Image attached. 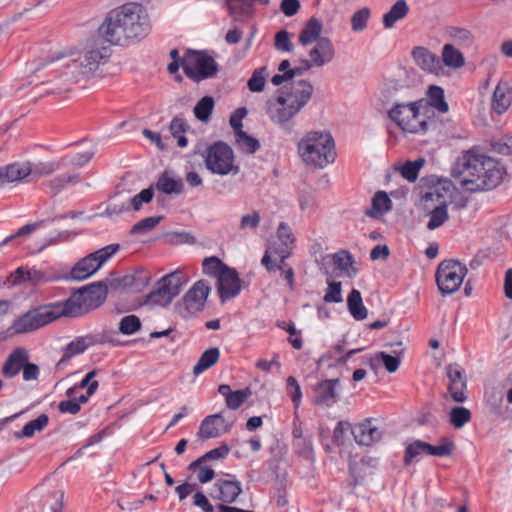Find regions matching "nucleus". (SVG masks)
I'll return each mask as SVG.
<instances>
[{"mask_svg":"<svg viewBox=\"0 0 512 512\" xmlns=\"http://www.w3.org/2000/svg\"><path fill=\"white\" fill-rule=\"evenodd\" d=\"M412 56L416 64L429 73H438L441 70L440 58L424 47H415Z\"/></svg>","mask_w":512,"mask_h":512,"instance_id":"obj_21","label":"nucleus"},{"mask_svg":"<svg viewBox=\"0 0 512 512\" xmlns=\"http://www.w3.org/2000/svg\"><path fill=\"white\" fill-rule=\"evenodd\" d=\"M332 261L335 266V269L339 270L342 273L347 274L348 276H353L356 274V270L352 267L353 258L352 255L348 251H339L332 256Z\"/></svg>","mask_w":512,"mask_h":512,"instance_id":"obj_40","label":"nucleus"},{"mask_svg":"<svg viewBox=\"0 0 512 512\" xmlns=\"http://www.w3.org/2000/svg\"><path fill=\"white\" fill-rule=\"evenodd\" d=\"M272 254L277 255L280 258V263H282V264L289 257V252L284 248H281V249L268 248V249H266L265 254L261 260V263H262V265H264L266 267V269L268 271H272L276 268V266L273 265L272 261H271Z\"/></svg>","mask_w":512,"mask_h":512,"instance_id":"obj_59","label":"nucleus"},{"mask_svg":"<svg viewBox=\"0 0 512 512\" xmlns=\"http://www.w3.org/2000/svg\"><path fill=\"white\" fill-rule=\"evenodd\" d=\"M189 129V125L181 117H174L169 125L171 135L177 139L179 147L184 148L188 144V140L185 136L186 131Z\"/></svg>","mask_w":512,"mask_h":512,"instance_id":"obj_41","label":"nucleus"},{"mask_svg":"<svg viewBox=\"0 0 512 512\" xmlns=\"http://www.w3.org/2000/svg\"><path fill=\"white\" fill-rule=\"evenodd\" d=\"M111 56V49L104 45H95L80 53L77 58L65 63V71L61 79L52 83L47 93L61 94L71 88V84L88 81L91 78L101 77V67L107 63Z\"/></svg>","mask_w":512,"mask_h":512,"instance_id":"obj_3","label":"nucleus"},{"mask_svg":"<svg viewBox=\"0 0 512 512\" xmlns=\"http://www.w3.org/2000/svg\"><path fill=\"white\" fill-rule=\"evenodd\" d=\"M442 61L447 67L461 68L465 64V58L463 54L455 48L454 44H445L442 47L441 53Z\"/></svg>","mask_w":512,"mask_h":512,"instance_id":"obj_34","label":"nucleus"},{"mask_svg":"<svg viewBox=\"0 0 512 512\" xmlns=\"http://www.w3.org/2000/svg\"><path fill=\"white\" fill-rule=\"evenodd\" d=\"M427 103L441 113L449 110L448 103L444 99V90L440 86L432 85L428 88Z\"/></svg>","mask_w":512,"mask_h":512,"instance_id":"obj_39","label":"nucleus"},{"mask_svg":"<svg viewBox=\"0 0 512 512\" xmlns=\"http://www.w3.org/2000/svg\"><path fill=\"white\" fill-rule=\"evenodd\" d=\"M93 346L92 334L85 336H79L73 341L68 343L64 349L62 358L59 361V365L67 362L76 355L82 354L86 349Z\"/></svg>","mask_w":512,"mask_h":512,"instance_id":"obj_26","label":"nucleus"},{"mask_svg":"<svg viewBox=\"0 0 512 512\" xmlns=\"http://www.w3.org/2000/svg\"><path fill=\"white\" fill-rule=\"evenodd\" d=\"M27 361V350L24 348L15 349L5 361L2 367V374L8 378L15 377L20 372V370H22V367Z\"/></svg>","mask_w":512,"mask_h":512,"instance_id":"obj_23","label":"nucleus"},{"mask_svg":"<svg viewBox=\"0 0 512 512\" xmlns=\"http://www.w3.org/2000/svg\"><path fill=\"white\" fill-rule=\"evenodd\" d=\"M181 66L185 75L197 82L213 77L218 71L213 57L197 51L188 52L182 58Z\"/></svg>","mask_w":512,"mask_h":512,"instance_id":"obj_12","label":"nucleus"},{"mask_svg":"<svg viewBox=\"0 0 512 512\" xmlns=\"http://www.w3.org/2000/svg\"><path fill=\"white\" fill-rule=\"evenodd\" d=\"M267 76L268 72L266 67L263 66L255 69L247 83L249 90L251 92H262L265 87Z\"/></svg>","mask_w":512,"mask_h":512,"instance_id":"obj_50","label":"nucleus"},{"mask_svg":"<svg viewBox=\"0 0 512 512\" xmlns=\"http://www.w3.org/2000/svg\"><path fill=\"white\" fill-rule=\"evenodd\" d=\"M156 188L164 194H180L184 189V184L180 177L165 171L159 176Z\"/></svg>","mask_w":512,"mask_h":512,"instance_id":"obj_25","label":"nucleus"},{"mask_svg":"<svg viewBox=\"0 0 512 512\" xmlns=\"http://www.w3.org/2000/svg\"><path fill=\"white\" fill-rule=\"evenodd\" d=\"M421 454H425V449L423 447V441L415 440L414 442L408 444L405 448V453H404L405 465H410L413 462V460Z\"/></svg>","mask_w":512,"mask_h":512,"instance_id":"obj_61","label":"nucleus"},{"mask_svg":"<svg viewBox=\"0 0 512 512\" xmlns=\"http://www.w3.org/2000/svg\"><path fill=\"white\" fill-rule=\"evenodd\" d=\"M409 12V6L405 0H397L390 10L384 14L383 16V26L386 29H391L394 27L395 23L403 18Z\"/></svg>","mask_w":512,"mask_h":512,"instance_id":"obj_30","label":"nucleus"},{"mask_svg":"<svg viewBox=\"0 0 512 512\" xmlns=\"http://www.w3.org/2000/svg\"><path fill=\"white\" fill-rule=\"evenodd\" d=\"M93 154L94 153L92 151H86L83 153L64 155L63 157L60 158L62 168L67 166L82 167L92 159Z\"/></svg>","mask_w":512,"mask_h":512,"instance_id":"obj_47","label":"nucleus"},{"mask_svg":"<svg viewBox=\"0 0 512 512\" xmlns=\"http://www.w3.org/2000/svg\"><path fill=\"white\" fill-rule=\"evenodd\" d=\"M235 138L236 145L242 152L254 154L260 148L259 141L244 131L235 134Z\"/></svg>","mask_w":512,"mask_h":512,"instance_id":"obj_44","label":"nucleus"},{"mask_svg":"<svg viewBox=\"0 0 512 512\" xmlns=\"http://www.w3.org/2000/svg\"><path fill=\"white\" fill-rule=\"evenodd\" d=\"M449 37L453 40L454 44L461 47H468L473 44V34L464 28L451 27L448 31Z\"/></svg>","mask_w":512,"mask_h":512,"instance_id":"obj_46","label":"nucleus"},{"mask_svg":"<svg viewBox=\"0 0 512 512\" xmlns=\"http://www.w3.org/2000/svg\"><path fill=\"white\" fill-rule=\"evenodd\" d=\"M370 9L367 7H363L357 10L351 17V28L354 32L363 31L368 24V20L370 18Z\"/></svg>","mask_w":512,"mask_h":512,"instance_id":"obj_55","label":"nucleus"},{"mask_svg":"<svg viewBox=\"0 0 512 512\" xmlns=\"http://www.w3.org/2000/svg\"><path fill=\"white\" fill-rule=\"evenodd\" d=\"M188 281L189 278L183 271L176 270L157 282L156 289L149 294V300L154 304L166 306L180 294Z\"/></svg>","mask_w":512,"mask_h":512,"instance_id":"obj_10","label":"nucleus"},{"mask_svg":"<svg viewBox=\"0 0 512 512\" xmlns=\"http://www.w3.org/2000/svg\"><path fill=\"white\" fill-rule=\"evenodd\" d=\"M16 272L24 280H27L34 285L45 283L49 280L48 276L44 272L36 269H30L25 271L22 267H19Z\"/></svg>","mask_w":512,"mask_h":512,"instance_id":"obj_60","label":"nucleus"},{"mask_svg":"<svg viewBox=\"0 0 512 512\" xmlns=\"http://www.w3.org/2000/svg\"><path fill=\"white\" fill-rule=\"evenodd\" d=\"M255 0H226L230 13L235 16H245L252 12Z\"/></svg>","mask_w":512,"mask_h":512,"instance_id":"obj_53","label":"nucleus"},{"mask_svg":"<svg viewBox=\"0 0 512 512\" xmlns=\"http://www.w3.org/2000/svg\"><path fill=\"white\" fill-rule=\"evenodd\" d=\"M261 217L258 211H252L241 217L239 222V230L244 233L254 232L260 224Z\"/></svg>","mask_w":512,"mask_h":512,"instance_id":"obj_56","label":"nucleus"},{"mask_svg":"<svg viewBox=\"0 0 512 512\" xmlns=\"http://www.w3.org/2000/svg\"><path fill=\"white\" fill-rule=\"evenodd\" d=\"M106 297L107 286L103 282H96L79 289L64 301L68 310V317H78L99 307Z\"/></svg>","mask_w":512,"mask_h":512,"instance_id":"obj_7","label":"nucleus"},{"mask_svg":"<svg viewBox=\"0 0 512 512\" xmlns=\"http://www.w3.org/2000/svg\"><path fill=\"white\" fill-rule=\"evenodd\" d=\"M352 435L358 444L370 446L381 439L382 433L371 419H366L353 427Z\"/></svg>","mask_w":512,"mask_h":512,"instance_id":"obj_18","label":"nucleus"},{"mask_svg":"<svg viewBox=\"0 0 512 512\" xmlns=\"http://www.w3.org/2000/svg\"><path fill=\"white\" fill-rule=\"evenodd\" d=\"M151 30L147 9L136 2L125 3L109 11L99 27V33L107 42L123 47L139 43Z\"/></svg>","mask_w":512,"mask_h":512,"instance_id":"obj_1","label":"nucleus"},{"mask_svg":"<svg viewBox=\"0 0 512 512\" xmlns=\"http://www.w3.org/2000/svg\"><path fill=\"white\" fill-rule=\"evenodd\" d=\"M217 290L222 302L234 298L240 293L241 281L235 269L227 268L217 278Z\"/></svg>","mask_w":512,"mask_h":512,"instance_id":"obj_16","label":"nucleus"},{"mask_svg":"<svg viewBox=\"0 0 512 512\" xmlns=\"http://www.w3.org/2000/svg\"><path fill=\"white\" fill-rule=\"evenodd\" d=\"M241 493V482L236 479L235 475L225 474L215 482L211 497L222 503L231 504L236 501Z\"/></svg>","mask_w":512,"mask_h":512,"instance_id":"obj_14","label":"nucleus"},{"mask_svg":"<svg viewBox=\"0 0 512 512\" xmlns=\"http://www.w3.org/2000/svg\"><path fill=\"white\" fill-rule=\"evenodd\" d=\"M141 328V321L136 315L123 317L119 323V331L124 335H132Z\"/></svg>","mask_w":512,"mask_h":512,"instance_id":"obj_57","label":"nucleus"},{"mask_svg":"<svg viewBox=\"0 0 512 512\" xmlns=\"http://www.w3.org/2000/svg\"><path fill=\"white\" fill-rule=\"evenodd\" d=\"M29 177L31 180H37L41 177L53 174L55 171L62 168L61 160L46 161V162H27Z\"/></svg>","mask_w":512,"mask_h":512,"instance_id":"obj_29","label":"nucleus"},{"mask_svg":"<svg viewBox=\"0 0 512 512\" xmlns=\"http://www.w3.org/2000/svg\"><path fill=\"white\" fill-rule=\"evenodd\" d=\"M218 392L225 398L226 406L231 410L238 409L251 395L250 388L232 391L228 384H221Z\"/></svg>","mask_w":512,"mask_h":512,"instance_id":"obj_24","label":"nucleus"},{"mask_svg":"<svg viewBox=\"0 0 512 512\" xmlns=\"http://www.w3.org/2000/svg\"><path fill=\"white\" fill-rule=\"evenodd\" d=\"M322 28V22L315 17H311L300 32L299 42L306 46L315 41H318L320 39L319 36L322 32Z\"/></svg>","mask_w":512,"mask_h":512,"instance_id":"obj_31","label":"nucleus"},{"mask_svg":"<svg viewBox=\"0 0 512 512\" xmlns=\"http://www.w3.org/2000/svg\"><path fill=\"white\" fill-rule=\"evenodd\" d=\"M512 97L507 87L497 85L492 98V108L498 113H504L511 105Z\"/></svg>","mask_w":512,"mask_h":512,"instance_id":"obj_35","label":"nucleus"},{"mask_svg":"<svg viewBox=\"0 0 512 512\" xmlns=\"http://www.w3.org/2000/svg\"><path fill=\"white\" fill-rule=\"evenodd\" d=\"M313 91V85L307 80L292 81L280 95L267 100L266 114L273 123L283 126L307 105Z\"/></svg>","mask_w":512,"mask_h":512,"instance_id":"obj_4","label":"nucleus"},{"mask_svg":"<svg viewBox=\"0 0 512 512\" xmlns=\"http://www.w3.org/2000/svg\"><path fill=\"white\" fill-rule=\"evenodd\" d=\"M49 418L46 414H40L36 419L29 421L24 425L20 432H15L17 439L31 438L36 432L42 431L48 425Z\"/></svg>","mask_w":512,"mask_h":512,"instance_id":"obj_36","label":"nucleus"},{"mask_svg":"<svg viewBox=\"0 0 512 512\" xmlns=\"http://www.w3.org/2000/svg\"><path fill=\"white\" fill-rule=\"evenodd\" d=\"M423 101L396 103L388 112L389 118L403 131L411 134H424L429 123L420 115Z\"/></svg>","mask_w":512,"mask_h":512,"instance_id":"obj_8","label":"nucleus"},{"mask_svg":"<svg viewBox=\"0 0 512 512\" xmlns=\"http://www.w3.org/2000/svg\"><path fill=\"white\" fill-rule=\"evenodd\" d=\"M347 306L350 314L355 320H364L367 315V309L363 304L360 291L352 289L347 297Z\"/></svg>","mask_w":512,"mask_h":512,"instance_id":"obj_32","label":"nucleus"},{"mask_svg":"<svg viewBox=\"0 0 512 512\" xmlns=\"http://www.w3.org/2000/svg\"><path fill=\"white\" fill-rule=\"evenodd\" d=\"M395 346H397L399 350H392V355L383 351L375 354V359L382 362L389 373H394L398 370L404 353L402 342H396Z\"/></svg>","mask_w":512,"mask_h":512,"instance_id":"obj_28","label":"nucleus"},{"mask_svg":"<svg viewBox=\"0 0 512 512\" xmlns=\"http://www.w3.org/2000/svg\"><path fill=\"white\" fill-rule=\"evenodd\" d=\"M423 447L426 455L447 457L452 455L455 444L453 440L449 438H442L438 445H431L423 441Z\"/></svg>","mask_w":512,"mask_h":512,"instance_id":"obj_37","label":"nucleus"},{"mask_svg":"<svg viewBox=\"0 0 512 512\" xmlns=\"http://www.w3.org/2000/svg\"><path fill=\"white\" fill-rule=\"evenodd\" d=\"M467 274V268L456 260L442 261L436 271V282L443 295H450L459 290Z\"/></svg>","mask_w":512,"mask_h":512,"instance_id":"obj_13","label":"nucleus"},{"mask_svg":"<svg viewBox=\"0 0 512 512\" xmlns=\"http://www.w3.org/2000/svg\"><path fill=\"white\" fill-rule=\"evenodd\" d=\"M286 385L288 395L291 397L295 408H298L302 399V392L298 381L295 377L289 376L286 380Z\"/></svg>","mask_w":512,"mask_h":512,"instance_id":"obj_62","label":"nucleus"},{"mask_svg":"<svg viewBox=\"0 0 512 512\" xmlns=\"http://www.w3.org/2000/svg\"><path fill=\"white\" fill-rule=\"evenodd\" d=\"M210 287L204 280H199L187 291L183 298L186 313L184 317L200 312L205 305Z\"/></svg>","mask_w":512,"mask_h":512,"instance_id":"obj_15","label":"nucleus"},{"mask_svg":"<svg viewBox=\"0 0 512 512\" xmlns=\"http://www.w3.org/2000/svg\"><path fill=\"white\" fill-rule=\"evenodd\" d=\"M79 182L80 177L78 174H61L51 179L47 185L54 194H58L69 184H77Z\"/></svg>","mask_w":512,"mask_h":512,"instance_id":"obj_43","label":"nucleus"},{"mask_svg":"<svg viewBox=\"0 0 512 512\" xmlns=\"http://www.w3.org/2000/svg\"><path fill=\"white\" fill-rule=\"evenodd\" d=\"M205 166L213 174H237L238 166L234 164V152L224 142H216L209 146L205 155Z\"/></svg>","mask_w":512,"mask_h":512,"instance_id":"obj_9","label":"nucleus"},{"mask_svg":"<svg viewBox=\"0 0 512 512\" xmlns=\"http://www.w3.org/2000/svg\"><path fill=\"white\" fill-rule=\"evenodd\" d=\"M467 383L466 381L452 382L448 384V390L455 402L462 403L467 399L466 395Z\"/></svg>","mask_w":512,"mask_h":512,"instance_id":"obj_64","label":"nucleus"},{"mask_svg":"<svg viewBox=\"0 0 512 512\" xmlns=\"http://www.w3.org/2000/svg\"><path fill=\"white\" fill-rule=\"evenodd\" d=\"M424 159L407 161L401 168V176L409 182H414L418 178L419 170L424 165Z\"/></svg>","mask_w":512,"mask_h":512,"instance_id":"obj_52","label":"nucleus"},{"mask_svg":"<svg viewBox=\"0 0 512 512\" xmlns=\"http://www.w3.org/2000/svg\"><path fill=\"white\" fill-rule=\"evenodd\" d=\"M230 452V448L228 445L223 444L215 449H212L205 453L203 456L199 457L197 460L191 462L188 466V469L191 471H196V468L205 461L208 460H218L224 459Z\"/></svg>","mask_w":512,"mask_h":512,"instance_id":"obj_42","label":"nucleus"},{"mask_svg":"<svg viewBox=\"0 0 512 512\" xmlns=\"http://www.w3.org/2000/svg\"><path fill=\"white\" fill-rule=\"evenodd\" d=\"M229 268L218 257L205 258L202 262L203 273L218 278L222 271Z\"/></svg>","mask_w":512,"mask_h":512,"instance_id":"obj_48","label":"nucleus"},{"mask_svg":"<svg viewBox=\"0 0 512 512\" xmlns=\"http://www.w3.org/2000/svg\"><path fill=\"white\" fill-rule=\"evenodd\" d=\"M302 160L318 168L333 163L336 157L334 139L328 132H308L298 143Z\"/></svg>","mask_w":512,"mask_h":512,"instance_id":"obj_5","label":"nucleus"},{"mask_svg":"<svg viewBox=\"0 0 512 512\" xmlns=\"http://www.w3.org/2000/svg\"><path fill=\"white\" fill-rule=\"evenodd\" d=\"M214 108V99L210 96L201 98L194 107V115L200 121H207Z\"/></svg>","mask_w":512,"mask_h":512,"instance_id":"obj_49","label":"nucleus"},{"mask_svg":"<svg viewBox=\"0 0 512 512\" xmlns=\"http://www.w3.org/2000/svg\"><path fill=\"white\" fill-rule=\"evenodd\" d=\"M454 191L455 187L450 180L441 179L429 187V191L424 195V200L435 205L448 206L451 203Z\"/></svg>","mask_w":512,"mask_h":512,"instance_id":"obj_17","label":"nucleus"},{"mask_svg":"<svg viewBox=\"0 0 512 512\" xmlns=\"http://www.w3.org/2000/svg\"><path fill=\"white\" fill-rule=\"evenodd\" d=\"M392 202L386 192L378 191L372 198V207L366 212L370 217L378 218L391 209Z\"/></svg>","mask_w":512,"mask_h":512,"instance_id":"obj_33","label":"nucleus"},{"mask_svg":"<svg viewBox=\"0 0 512 512\" xmlns=\"http://www.w3.org/2000/svg\"><path fill=\"white\" fill-rule=\"evenodd\" d=\"M339 383L338 379H329L318 383L314 389L315 404L326 407L332 406L336 401V388L339 386Z\"/></svg>","mask_w":512,"mask_h":512,"instance_id":"obj_20","label":"nucleus"},{"mask_svg":"<svg viewBox=\"0 0 512 512\" xmlns=\"http://www.w3.org/2000/svg\"><path fill=\"white\" fill-rule=\"evenodd\" d=\"M27 162L24 164L14 163L0 168V186L29 177Z\"/></svg>","mask_w":512,"mask_h":512,"instance_id":"obj_27","label":"nucleus"},{"mask_svg":"<svg viewBox=\"0 0 512 512\" xmlns=\"http://www.w3.org/2000/svg\"><path fill=\"white\" fill-rule=\"evenodd\" d=\"M162 217H147L136 224H134L131 228L130 233L132 235H144L153 230L161 221Z\"/></svg>","mask_w":512,"mask_h":512,"instance_id":"obj_54","label":"nucleus"},{"mask_svg":"<svg viewBox=\"0 0 512 512\" xmlns=\"http://www.w3.org/2000/svg\"><path fill=\"white\" fill-rule=\"evenodd\" d=\"M225 425V418L221 413L206 416L199 427L198 437L211 439L220 436V429Z\"/></svg>","mask_w":512,"mask_h":512,"instance_id":"obj_22","label":"nucleus"},{"mask_svg":"<svg viewBox=\"0 0 512 512\" xmlns=\"http://www.w3.org/2000/svg\"><path fill=\"white\" fill-rule=\"evenodd\" d=\"M68 317L64 302H55L30 309L18 317L12 324L11 330L16 334H24L38 330L60 317Z\"/></svg>","mask_w":512,"mask_h":512,"instance_id":"obj_6","label":"nucleus"},{"mask_svg":"<svg viewBox=\"0 0 512 512\" xmlns=\"http://www.w3.org/2000/svg\"><path fill=\"white\" fill-rule=\"evenodd\" d=\"M219 357L220 351L217 347H213L204 351L201 354L198 362L193 367V373L195 375L201 374L202 372L216 364L217 361L219 360Z\"/></svg>","mask_w":512,"mask_h":512,"instance_id":"obj_38","label":"nucleus"},{"mask_svg":"<svg viewBox=\"0 0 512 512\" xmlns=\"http://www.w3.org/2000/svg\"><path fill=\"white\" fill-rule=\"evenodd\" d=\"M505 174L504 167L494 158L472 148L459 156L451 175L465 189L475 192L497 187Z\"/></svg>","mask_w":512,"mask_h":512,"instance_id":"obj_2","label":"nucleus"},{"mask_svg":"<svg viewBox=\"0 0 512 512\" xmlns=\"http://www.w3.org/2000/svg\"><path fill=\"white\" fill-rule=\"evenodd\" d=\"M293 447L295 452L306 458L310 459L313 455V444L311 438H303L298 440H293Z\"/></svg>","mask_w":512,"mask_h":512,"instance_id":"obj_63","label":"nucleus"},{"mask_svg":"<svg viewBox=\"0 0 512 512\" xmlns=\"http://www.w3.org/2000/svg\"><path fill=\"white\" fill-rule=\"evenodd\" d=\"M471 420V412L463 406L453 407L450 411V423L457 429Z\"/></svg>","mask_w":512,"mask_h":512,"instance_id":"obj_51","label":"nucleus"},{"mask_svg":"<svg viewBox=\"0 0 512 512\" xmlns=\"http://www.w3.org/2000/svg\"><path fill=\"white\" fill-rule=\"evenodd\" d=\"M448 220L447 206L435 205L429 213V221L427 223L428 230H435L442 226Z\"/></svg>","mask_w":512,"mask_h":512,"instance_id":"obj_45","label":"nucleus"},{"mask_svg":"<svg viewBox=\"0 0 512 512\" xmlns=\"http://www.w3.org/2000/svg\"><path fill=\"white\" fill-rule=\"evenodd\" d=\"M310 63L313 66L321 67L331 62L335 56V50L329 38L322 37L309 52Z\"/></svg>","mask_w":512,"mask_h":512,"instance_id":"obj_19","label":"nucleus"},{"mask_svg":"<svg viewBox=\"0 0 512 512\" xmlns=\"http://www.w3.org/2000/svg\"><path fill=\"white\" fill-rule=\"evenodd\" d=\"M485 400L494 414H503V393L501 391L491 390L486 392Z\"/></svg>","mask_w":512,"mask_h":512,"instance_id":"obj_58","label":"nucleus"},{"mask_svg":"<svg viewBox=\"0 0 512 512\" xmlns=\"http://www.w3.org/2000/svg\"><path fill=\"white\" fill-rule=\"evenodd\" d=\"M119 250V244L107 245L80 259L71 269L70 277L81 281L96 273Z\"/></svg>","mask_w":512,"mask_h":512,"instance_id":"obj_11","label":"nucleus"}]
</instances>
